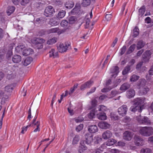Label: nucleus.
<instances>
[{
  "label": "nucleus",
  "mask_w": 153,
  "mask_h": 153,
  "mask_svg": "<svg viewBox=\"0 0 153 153\" xmlns=\"http://www.w3.org/2000/svg\"><path fill=\"white\" fill-rule=\"evenodd\" d=\"M49 24L52 26L56 25L58 24V22L56 21V19L54 18L50 20Z\"/></svg>",
  "instance_id": "58836bf2"
},
{
  "label": "nucleus",
  "mask_w": 153,
  "mask_h": 153,
  "mask_svg": "<svg viewBox=\"0 0 153 153\" xmlns=\"http://www.w3.org/2000/svg\"><path fill=\"white\" fill-rule=\"evenodd\" d=\"M90 0H82L81 4L83 6L86 7L90 5Z\"/></svg>",
  "instance_id": "473e14b6"
},
{
  "label": "nucleus",
  "mask_w": 153,
  "mask_h": 153,
  "mask_svg": "<svg viewBox=\"0 0 153 153\" xmlns=\"http://www.w3.org/2000/svg\"><path fill=\"white\" fill-rule=\"evenodd\" d=\"M32 60L31 58H27L24 60L23 64L25 66H27L30 63Z\"/></svg>",
  "instance_id": "cd10ccee"
},
{
  "label": "nucleus",
  "mask_w": 153,
  "mask_h": 153,
  "mask_svg": "<svg viewBox=\"0 0 153 153\" xmlns=\"http://www.w3.org/2000/svg\"><path fill=\"white\" fill-rule=\"evenodd\" d=\"M132 136V134L128 131H125L123 134V138L126 140H130L131 139Z\"/></svg>",
  "instance_id": "9b49d317"
},
{
  "label": "nucleus",
  "mask_w": 153,
  "mask_h": 153,
  "mask_svg": "<svg viewBox=\"0 0 153 153\" xmlns=\"http://www.w3.org/2000/svg\"><path fill=\"white\" fill-rule=\"evenodd\" d=\"M153 129L151 127H145L141 128L140 130V134L144 136H149L153 133Z\"/></svg>",
  "instance_id": "f03ea898"
},
{
  "label": "nucleus",
  "mask_w": 153,
  "mask_h": 153,
  "mask_svg": "<svg viewBox=\"0 0 153 153\" xmlns=\"http://www.w3.org/2000/svg\"><path fill=\"white\" fill-rule=\"evenodd\" d=\"M13 89V87L12 85H7L5 88V91L7 92H11Z\"/></svg>",
  "instance_id": "c9c22d12"
},
{
  "label": "nucleus",
  "mask_w": 153,
  "mask_h": 153,
  "mask_svg": "<svg viewBox=\"0 0 153 153\" xmlns=\"http://www.w3.org/2000/svg\"><path fill=\"white\" fill-rule=\"evenodd\" d=\"M97 101L95 100H94L92 101L91 102V104L93 105V107L95 106L97 104Z\"/></svg>",
  "instance_id": "338daca9"
},
{
  "label": "nucleus",
  "mask_w": 153,
  "mask_h": 153,
  "mask_svg": "<svg viewBox=\"0 0 153 153\" xmlns=\"http://www.w3.org/2000/svg\"><path fill=\"white\" fill-rule=\"evenodd\" d=\"M84 143L83 142H80V145L79 147V151L80 153L84 152L87 149L86 147L83 144Z\"/></svg>",
  "instance_id": "6ab92c4d"
},
{
  "label": "nucleus",
  "mask_w": 153,
  "mask_h": 153,
  "mask_svg": "<svg viewBox=\"0 0 153 153\" xmlns=\"http://www.w3.org/2000/svg\"><path fill=\"white\" fill-rule=\"evenodd\" d=\"M116 141L113 139H110L106 143L105 146H111L114 145Z\"/></svg>",
  "instance_id": "a878e982"
},
{
  "label": "nucleus",
  "mask_w": 153,
  "mask_h": 153,
  "mask_svg": "<svg viewBox=\"0 0 153 153\" xmlns=\"http://www.w3.org/2000/svg\"><path fill=\"white\" fill-rule=\"evenodd\" d=\"M126 48V46H123L120 50V53L121 55L123 54L125 52Z\"/></svg>",
  "instance_id": "864d4df0"
},
{
  "label": "nucleus",
  "mask_w": 153,
  "mask_h": 153,
  "mask_svg": "<svg viewBox=\"0 0 153 153\" xmlns=\"http://www.w3.org/2000/svg\"><path fill=\"white\" fill-rule=\"evenodd\" d=\"M49 56L53 58L56 57L58 56V53L54 49H52L49 52Z\"/></svg>",
  "instance_id": "a211bd4d"
},
{
  "label": "nucleus",
  "mask_w": 153,
  "mask_h": 153,
  "mask_svg": "<svg viewBox=\"0 0 153 153\" xmlns=\"http://www.w3.org/2000/svg\"><path fill=\"white\" fill-rule=\"evenodd\" d=\"M145 99L137 98L135 99L134 103L131 107L130 110L132 112H135L138 110L139 112H141L142 110L143 105H142L144 102Z\"/></svg>",
  "instance_id": "f257e3e1"
},
{
  "label": "nucleus",
  "mask_w": 153,
  "mask_h": 153,
  "mask_svg": "<svg viewBox=\"0 0 153 153\" xmlns=\"http://www.w3.org/2000/svg\"><path fill=\"white\" fill-rule=\"evenodd\" d=\"M13 61L14 63H18L21 60V56L18 55H15L13 58Z\"/></svg>",
  "instance_id": "aec40b11"
},
{
  "label": "nucleus",
  "mask_w": 153,
  "mask_h": 153,
  "mask_svg": "<svg viewBox=\"0 0 153 153\" xmlns=\"http://www.w3.org/2000/svg\"><path fill=\"white\" fill-rule=\"evenodd\" d=\"M139 29L137 27L134 28L132 33V36L134 37H137L139 34Z\"/></svg>",
  "instance_id": "4be33fe9"
},
{
  "label": "nucleus",
  "mask_w": 153,
  "mask_h": 153,
  "mask_svg": "<svg viewBox=\"0 0 153 153\" xmlns=\"http://www.w3.org/2000/svg\"><path fill=\"white\" fill-rule=\"evenodd\" d=\"M117 38H116L113 42V43L111 45V46L112 47H114L115 45L117 43Z\"/></svg>",
  "instance_id": "774afa93"
},
{
  "label": "nucleus",
  "mask_w": 153,
  "mask_h": 153,
  "mask_svg": "<svg viewBox=\"0 0 153 153\" xmlns=\"http://www.w3.org/2000/svg\"><path fill=\"white\" fill-rule=\"evenodd\" d=\"M139 77L135 75H133L130 78V81L131 82H135L138 79Z\"/></svg>",
  "instance_id": "e433bc0d"
},
{
  "label": "nucleus",
  "mask_w": 153,
  "mask_h": 153,
  "mask_svg": "<svg viewBox=\"0 0 153 153\" xmlns=\"http://www.w3.org/2000/svg\"><path fill=\"white\" fill-rule=\"evenodd\" d=\"M36 41L40 44H41L42 43L44 42H45V40L43 39H36Z\"/></svg>",
  "instance_id": "e2e57ef3"
},
{
  "label": "nucleus",
  "mask_w": 153,
  "mask_h": 153,
  "mask_svg": "<svg viewBox=\"0 0 153 153\" xmlns=\"http://www.w3.org/2000/svg\"><path fill=\"white\" fill-rule=\"evenodd\" d=\"M15 10V8L13 6L9 7L7 10V13L8 15H10Z\"/></svg>",
  "instance_id": "7c9ffc66"
},
{
  "label": "nucleus",
  "mask_w": 153,
  "mask_h": 153,
  "mask_svg": "<svg viewBox=\"0 0 153 153\" xmlns=\"http://www.w3.org/2000/svg\"><path fill=\"white\" fill-rule=\"evenodd\" d=\"M83 125L82 124H80L76 127V130L78 132L79 131L83 129Z\"/></svg>",
  "instance_id": "3c124183"
},
{
  "label": "nucleus",
  "mask_w": 153,
  "mask_h": 153,
  "mask_svg": "<svg viewBox=\"0 0 153 153\" xmlns=\"http://www.w3.org/2000/svg\"><path fill=\"white\" fill-rule=\"evenodd\" d=\"M130 70V67L129 66H127L123 70V74L125 75L128 73Z\"/></svg>",
  "instance_id": "49530a36"
},
{
  "label": "nucleus",
  "mask_w": 153,
  "mask_h": 153,
  "mask_svg": "<svg viewBox=\"0 0 153 153\" xmlns=\"http://www.w3.org/2000/svg\"><path fill=\"white\" fill-rule=\"evenodd\" d=\"M135 47L136 45L135 44H133L131 45L127 51V53H130L132 52L134 50Z\"/></svg>",
  "instance_id": "ea45409f"
},
{
  "label": "nucleus",
  "mask_w": 153,
  "mask_h": 153,
  "mask_svg": "<svg viewBox=\"0 0 153 153\" xmlns=\"http://www.w3.org/2000/svg\"><path fill=\"white\" fill-rule=\"evenodd\" d=\"M135 94V91L133 90H130L127 92L126 96L129 98H132L134 96Z\"/></svg>",
  "instance_id": "f3484780"
},
{
  "label": "nucleus",
  "mask_w": 153,
  "mask_h": 153,
  "mask_svg": "<svg viewBox=\"0 0 153 153\" xmlns=\"http://www.w3.org/2000/svg\"><path fill=\"white\" fill-rule=\"evenodd\" d=\"M112 17V16L111 14H106L105 16L106 19L107 21H109L110 20Z\"/></svg>",
  "instance_id": "4d7b16f0"
},
{
  "label": "nucleus",
  "mask_w": 153,
  "mask_h": 153,
  "mask_svg": "<svg viewBox=\"0 0 153 153\" xmlns=\"http://www.w3.org/2000/svg\"><path fill=\"white\" fill-rule=\"evenodd\" d=\"M127 108L125 105H123L118 109V112L120 115L123 116L126 114Z\"/></svg>",
  "instance_id": "0eeeda50"
},
{
  "label": "nucleus",
  "mask_w": 153,
  "mask_h": 153,
  "mask_svg": "<svg viewBox=\"0 0 153 153\" xmlns=\"http://www.w3.org/2000/svg\"><path fill=\"white\" fill-rule=\"evenodd\" d=\"M50 32L51 33H57L58 34H60L62 33L61 31H60L58 28H53L50 30Z\"/></svg>",
  "instance_id": "c756f323"
},
{
  "label": "nucleus",
  "mask_w": 153,
  "mask_h": 153,
  "mask_svg": "<svg viewBox=\"0 0 153 153\" xmlns=\"http://www.w3.org/2000/svg\"><path fill=\"white\" fill-rule=\"evenodd\" d=\"M70 46V44L68 42L60 43L58 47V49L59 52L63 53L66 51Z\"/></svg>",
  "instance_id": "7ed1b4c3"
},
{
  "label": "nucleus",
  "mask_w": 153,
  "mask_h": 153,
  "mask_svg": "<svg viewBox=\"0 0 153 153\" xmlns=\"http://www.w3.org/2000/svg\"><path fill=\"white\" fill-rule=\"evenodd\" d=\"M84 120V119L82 117H79L77 119H76L75 121L76 122H80Z\"/></svg>",
  "instance_id": "6e6d98bb"
},
{
  "label": "nucleus",
  "mask_w": 153,
  "mask_h": 153,
  "mask_svg": "<svg viewBox=\"0 0 153 153\" xmlns=\"http://www.w3.org/2000/svg\"><path fill=\"white\" fill-rule=\"evenodd\" d=\"M149 74L150 75H153V65L151 67V68L149 71Z\"/></svg>",
  "instance_id": "69168bd1"
},
{
  "label": "nucleus",
  "mask_w": 153,
  "mask_h": 153,
  "mask_svg": "<svg viewBox=\"0 0 153 153\" xmlns=\"http://www.w3.org/2000/svg\"><path fill=\"white\" fill-rule=\"evenodd\" d=\"M112 136L111 132L109 131H107L104 132L102 134V137L105 140H107L111 137Z\"/></svg>",
  "instance_id": "1a4fd4ad"
},
{
  "label": "nucleus",
  "mask_w": 153,
  "mask_h": 153,
  "mask_svg": "<svg viewBox=\"0 0 153 153\" xmlns=\"http://www.w3.org/2000/svg\"><path fill=\"white\" fill-rule=\"evenodd\" d=\"M88 130L90 133H95L98 131V129L96 126L92 125L89 126Z\"/></svg>",
  "instance_id": "4468645a"
},
{
  "label": "nucleus",
  "mask_w": 153,
  "mask_h": 153,
  "mask_svg": "<svg viewBox=\"0 0 153 153\" xmlns=\"http://www.w3.org/2000/svg\"><path fill=\"white\" fill-rule=\"evenodd\" d=\"M76 21L75 18L74 17H71L69 19V23L70 24H73Z\"/></svg>",
  "instance_id": "de8ad7c7"
},
{
  "label": "nucleus",
  "mask_w": 153,
  "mask_h": 153,
  "mask_svg": "<svg viewBox=\"0 0 153 153\" xmlns=\"http://www.w3.org/2000/svg\"><path fill=\"white\" fill-rule=\"evenodd\" d=\"M30 2V0H22L21 4L22 5H25L28 4Z\"/></svg>",
  "instance_id": "603ef678"
},
{
  "label": "nucleus",
  "mask_w": 153,
  "mask_h": 153,
  "mask_svg": "<svg viewBox=\"0 0 153 153\" xmlns=\"http://www.w3.org/2000/svg\"><path fill=\"white\" fill-rule=\"evenodd\" d=\"M33 53V51L32 49L30 48H26L25 47L22 53L23 56H26L32 54Z\"/></svg>",
  "instance_id": "f8f14e48"
},
{
  "label": "nucleus",
  "mask_w": 153,
  "mask_h": 153,
  "mask_svg": "<svg viewBox=\"0 0 153 153\" xmlns=\"http://www.w3.org/2000/svg\"><path fill=\"white\" fill-rule=\"evenodd\" d=\"M98 126L101 128L106 129L109 128L110 125L106 122L102 121L98 123Z\"/></svg>",
  "instance_id": "6e6552de"
},
{
  "label": "nucleus",
  "mask_w": 153,
  "mask_h": 153,
  "mask_svg": "<svg viewBox=\"0 0 153 153\" xmlns=\"http://www.w3.org/2000/svg\"><path fill=\"white\" fill-rule=\"evenodd\" d=\"M68 24V22L66 20H64L62 21L61 22V25L62 27H65Z\"/></svg>",
  "instance_id": "8fccbe9b"
},
{
  "label": "nucleus",
  "mask_w": 153,
  "mask_h": 153,
  "mask_svg": "<svg viewBox=\"0 0 153 153\" xmlns=\"http://www.w3.org/2000/svg\"><path fill=\"white\" fill-rule=\"evenodd\" d=\"M102 140V138L100 136H96L95 137L94 141L95 143L98 144L101 142Z\"/></svg>",
  "instance_id": "bb28decb"
},
{
  "label": "nucleus",
  "mask_w": 153,
  "mask_h": 153,
  "mask_svg": "<svg viewBox=\"0 0 153 153\" xmlns=\"http://www.w3.org/2000/svg\"><path fill=\"white\" fill-rule=\"evenodd\" d=\"M106 148L105 144H103L100 147V149H97L95 151V153H100L102 152V150Z\"/></svg>",
  "instance_id": "2f4dec72"
},
{
  "label": "nucleus",
  "mask_w": 153,
  "mask_h": 153,
  "mask_svg": "<svg viewBox=\"0 0 153 153\" xmlns=\"http://www.w3.org/2000/svg\"><path fill=\"white\" fill-rule=\"evenodd\" d=\"M130 85L128 84L124 83L121 86L120 89L121 90L123 91L128 89Z\"/></svg>",
  "instance_id": "393cba45"
},
{
  "label": "nucleus",
  "mask_w": 153,
  "mask_h": 153,
  "mask_svg": "<svg viewBox=\"0 0 153 153\" xmlns=\"http://www.w3.org/2000/svg\"><path fill=\"white\" fill-rule=\"evenodd\" d=\"M79 140V137L78 136H75L74 138L73 141V144H76L77 143Z\"/></svg>",
  "instance_id": "09e8293b"
},
{
  "label": "nucleus",
  "mask_w": 153,
  "mask_h": 153,
  "mask_svg": "<svg viewBox=\"0 0 153 153\" xmlns=\"http://www.w3.org/2000/svg\"><path fill=\"white\" fill-rule=\"evenodd\" d=\"M149 90V89L148 88H144L141 89V91H143V94H146Z\"/></svg>",
  "instance_id": "13d9d810"
},
{
  "label": "nucleus",
  "mask_w": 153,
  "mask_h": 153,
  "mask_svg": "<svg viewBox=\"0 0 153 153\" xmlns=\"http://www.w3.org/2000/svg\"><path fill=\"white\" fill-rule=\"evenodd\" d=\"M137 120L140 123H145L148 125L150 124V121L148 118L146 117H141L140 116H138L137 118Z\"/></svg>",
  "instance_id": "423d86ee"
},
{
  "label": "nucleus",
  "mask_w": 153,
  "mask_h": 153,
  "mask_svg": "<svg viewBox=\"0 0 153 153\" xmlns=\"http://www.w3.org/2000/svg\"><path fill=\"white\" fill-rule=\"evenodd\" d=\"M55 11L54 9L51 6L47 7L45 10L44 15L46 16H49L53 14Z\"/></svg>",
  "instance_id": "20e7f679"
},
{
  "label": "nucleus",
  "mask_w": 153,
  "mask_h": 153,
  "mask_svg": "<svg viewBox=\"0 0 153 153\" xmlns=\"http://www.w3.org/2000/svg\"><path fill=\"white\" fill-rule=\"evenodd\" d=\"M151 19L149 17H146L145 19V22L147 23H149L151 22Z\"/></svg>",
  "instance_id": "680f3d73"
},
{
  "label": "nucleus",
  "mask_w": 153,
  "mask_h": 153,
  "mask_svg": "<svg viewBox=\"0 0 153 153\" xmlns=\"http://www.w3.org/2000/svg\"><path fill=\"white\" fill-rule=\"evenodd\" d=\"M117 91H112L111 94V97H109V98L115 96L117 94Z\"/></svg>",
  "instance_id": "052dcab7"
},
{
  "label": "nucleus",
  "mask_w": 153,
  "mask_h": 153,
  "mask_svg": "<svg viewBox=\"0 0 153 153\" xmlns=\"http://www.w3.org/2000/svg\"><path fill=\"white\" fill-rule=\"evenodd\" d=\"M93 82L91 81H88L85 83L83 84L81 87V90H83L85 88H89Z\"/></svg>",
  "instance_id": "412c9836"
},
{
  "label": "nucleus",
  "mask_w": 153,
  "mask_h": 153,
  "mask_svg": "<svg viewBox=\"0 0 153 153\" xmlns=\"http://www.w3.org/2000/svg\"><path fill=\"white\" fill-rule=\"evenodd\" d=\"M25 47L23 45H20L17 46L16 48V51L18 52L22 53Z\"/></svg>",
  "instance_id": "b1692460"
},
{
  "label": "nucleus",
  "mask_w": 153,
  "mask_h": 153,
  "mask_svg": "<svg viewBox=\"0 0 153 153\" xmlns=\"http://www.w3.org/2000/svg\"><path fill=\"white\" fill-rule=\"evenodd\" d=\"M142 153H151L152 151L151 149L148 148L143 149L141 150Z\"/></svg>",
  "instance_id": "c03bdc74"
},
{
  "label": "nucleus",
  "mask_w": 153,
  "mask_h": 153,
  "mask_svg": "<svg viewBox=\"0 0 153 153\" xmlns=\"http://www.w3.org/2000/svg\"><path fill=\"white\" fill-rule=\"evenodd\" d=\"M79 10L77 8H74L71 11V12L73 14L77 13V12Z\"/></svg>",
  "instance_id": "bf43d9fd"
},
{
  "label": "nucleus",
  "mask_w": 153,
  "mask_h": 153,
  "mask_svg": "<svg viewBox=\"0 0 153 153\" xmlns=\"http://www.w3.org/2000/svg\"><path fill=\"white\" fill-rule=\"evenodd\" d=\"M96 113L95 109H93L88 114V116L89 119H91L94 118Z\"/></svg>",
  "instance_id": "5701e85b"
},
{
  "label": "nucleus",
  "mask_w": 153,
  "mask_h": 153,
  "mask_svg": "<svg viewBox=\"0 0 153 153\" xmlns=\"http://www.w3.org/2000/svg\"><path fill=\"white\" fill-rule=\"evenodd\" d=\"M107 109V108L105 106L101 105L99 106V110L100 111H106Z\"/></svg>",
  "instance_id": "a18cd8bd"
},
{
  "label": "nucleus",
  "mask_w": 153,
  "mask_h": 153,
  "mask_svg": "<svg viewBox=\"0 0 153 153\" xmlns=\"http://www.w3.org/2000/svg\"><path fill=\"white\" fill-rule=\"evenodd\" d=\"M65 14V11L63 10H61L58 13L57 17L59 18H62L64 17Z\"/></svg>",
  "instance_id": "f704fd0d"
},
{
  "label": "nucleus",
  "mask_w": 153,
  "mask_h": 153,
  "mask_svg": "<svg viewBox=\"0 0 153 153\" xmlns=\"http://www.w3.org/2000/svg\"><path fill=\"white\" fill-rule=\"evenodd\" d=\"M152 54V51H145L143 55V62H148L151 58Z\"/></svg>",
  "instance_id": "39448f33"
},
{
  "label": "nucleus",
  "mask_w": 153,
  "mask_h": 153,
  "mask_svg": "<svg viewBox=\"0 0 153 153\" xmlns=\"http://www.w3.org/2000/svg\"><path fill=\"white\" fill-rule=\"evenodd\" d=\"M97 116L98 119L101 120H105L107 119L106 114L104 113H100L97 114Z\"/></svg>",
  "instance_id": "2eb2a0df"
},
{
  "label": "nucleus",
  "mask_w": 153,
  "mask_h": 153,
  "mask_svg": "<svg viewBox=\"0 0 153 153\" xmlns=\"http://www.w3.org/2000/svg\"><path fill=\"white\" fill-rule=\"evenodd\" d=\"M56 41V39L53 38L52 39L49 40L47 42V43L49 45H52L55 43Z\"/></svg>",
  "instance_id": "a19ab883"
},
{
  "label": "nucleus",
  "mask_w": 153,
  "mask_h": 153,
  "mask_svg": "<svg viewBox=\"0 0 153 153\" xmlns=\"http://www.w3.org/2000/svg\"><path fill=\"white\" fill-rule=\"evenodd\" d=\"M145 8L144 6L141 7L139 10V16H142L144 13Z\"/></svg>",
  "instance_id": "4c0bfd02"
},
{
  "label": "nucleus",
  "mask_w": 153,
  "mask_h": 153,
  "mask_svg": "<svg viewBox=\"0 0 153 153\" xmlns=\"http://www.w3.org/2000/svg\"><path fill=\"white\" fill-rule=\"evenodd\" d=\"M111 153H119V152L118 150L115 149H112L111 150Z\"/></svg>",
  "instance_id": "0e129e2a"
},
{
  "label": "nucleus",
  "mask_w": 153,
  "mask_h": 153,
  "mask_svg": "<svg viewBox=\"0 0 153 153\" xmlns=\"http://www.w3.org/2000/svg\"><path fill=\"white\" fill-rule=\"evenodd\" d=\"M145 43L142 41H139L137 43V48L138 50L144 47Z\"/></svg>",
  "instance_id": "72a5a7b5"
},
{
  "label": "nucleus",
  "mask_w": 153,
  "mask_h": 153,
  "mask_svg": "<svg viewBox=\"0 0 153 153\" xmlns=\"http://www.w3.org/2000/svg\"><path fill=\"white\" fill-rule=\"evenodd\" d=\"M119 72V68L117 67H115L111 71V73L112 74L111 76L112 77H115Z\"/></svg>",
  "instance_id": "dca6fc26"
},
{
  "label": "nucleus",
  "mask_w": 153,
  "mask_h": 153,
  "mask_svg": "<svg viewBox=\"0 0 153 153\" xmlns=\"http://www.w3.org/2000/svg\"><path fill=\"white\" fill-rule=\"evenodd\" d=\"M74 6V4L72 1H68L65 4V7L67 8L70 9L72 8Z\"/></svg>",
  "instance_id": "c85d7f7f"
},
{
  "label": "nucleus",
  "mask_w": 153,
  "mask_h": 153,
  "mask_svg": "<svg viewBox=\"0 0 153 153\" xmlns=\"http://www.w3.org/2000/svg\"><path fill=\"white\" fill-rule=\"evenodd\" d=\"M39 125H40L39 122L37 123V128L34 130L33 131L34 132H36L37 131H40V129L39 128Z\"/></svg>",
  "instance_id": "5fc2aeb1"
},
{
  "label": "nucleus",
  "mask_w": 153,
  "mask_h": 153,
  "mask_svg": "<svg viewBox=\"0 0 153 153\" xmlns=\"http://www.w3.org/2000/svg\"><path fill=\"white\" fill-rule=\"evenodd\" d=\"M85 143L88 144H90L93 140L92 135L89 134L88 133L85 135Z\"/></svg>",
  "instance_id": "9d476101"
},
{
  "label": "nucleus",
  "mask_w": 153,
  "mask_h": 153,
  "mask_svg": "<svg viewBox=\"0 0 153 153\" xmlns=\"http://www.w3.org/2000/svg\"><path fill=\"white\" fill-rule=\"evenodd\" d=\"M111 118V120L114 121L117 120L118 119V117L116 115L113 113H111L110 114Z\"/></svg>",
  "instance_id": "79ce46f5"
},
{
  "label": "nucleus",
  "mask_w": 153,
  "mask_h": 153,
  "mask_svg": "<svg viewBox=\"0 0 153 153\" xmlns=\"http://www.w3.org/2000/svg\"><path fill=\"white\" fill-rule=\"evenodd\" d=\"M134 143L137 146H142L143 144V141L142 139L140 138L138 136H136L134 137Z\"/></svg>",
  "instance_id": "ddd939ff"
},
{
  "label": "nucleus",
  "mask_w": 153,
  "mask_h": 153,
  "mask_svg": "<svg viewBox=\"0 0 153 153\" xmlns=\"http://www.w3.org/2000/svg\"><path fill=\"white\" fill-rule=\"evenodd\" d=\"M31 125L30 124L26 126L23 127L22 128V130L21 133L22 134H24L27 130V128L30 127Z\"/></svg>",
  "instance_id": "37998d69"
}]
</instances>
